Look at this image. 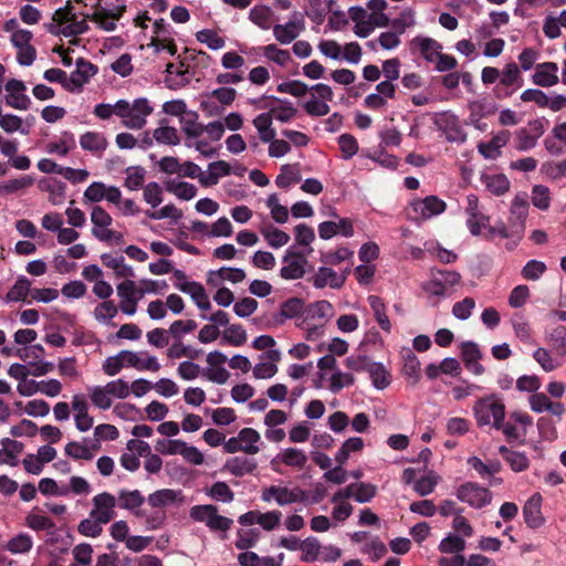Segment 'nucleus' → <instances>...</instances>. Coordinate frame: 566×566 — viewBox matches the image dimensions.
<instances>
[{
	"label": "nucleus",
	"mask_w": 566,
	"mask_h": 566,
	"mask_svg": "<svg viewBox=\"0 0 566 566\" xmlns=\"http://www.w3.org/2000/svg\"><path fill=\"white\" fill-rule=\"evenodd\" d=\"M457 496L460 501L475 509H481L492 501V493L486 488L472 482L460 485L457 490Z\"/></svg>",
	"instance_id": "nucleus-11"
},
{
	"label": "nucleus",
	"mask_w": 566,
	"mask_h": 566,
	"mask_svg": "<svg viewBox=\"0 0 566 566\" xmlns=\"http://www.w3.org/2000/svg\"><path fill=\"white\" fill-rule=\"evenodd\" d=\"M181 130L186 136V142L197 139L203 134V124L199 122V114L190 111L179 118Z\"/></svg>",
	"instance_id": "nucleus-35"
},
{
	"label": "nucleus",
	"mask_w": 566,
	"mask_h": 566,
	"mask_svg": "<svg viewBox=\"0 0 566 566\" xmlns=\"http://www.w3.org/2000/svg\"><path fill=\"white\" fill-rule=\"evenodd\" d=\"M279 103L275 106H272L268 114H271V118H275L281 123H287L295 117L297 114V109L293 106V104L289 101H282L275 98Z\"/></svg>",
	"instance_id": "nucleus-51"
},
{
	"label": "nucleus",
	"mask_w": 566,
	"mask_h": 566,
	"mask_svg": "<svg viewBox=\"0 0 566 566\" xmlns=\"http://www.w3.org/2000/svg\"><path fill=\"white\" fill-rule=\"evenodd\" d=\"M483 184L485 188L495 196H502L510 189V180L506 176L499 175H485L483 176Z\"/></svg>",
	"instance_id": "nucleus-52"
},
{
	"label": "nucleus",
	"mask_w": 566,
	"mask_h": 566,
	"mask_svg": "<svg viewBox=\"0 0 566 566\" xmlns=\"http://www.w3.org/2000/svg\"><path fill=\"white\" fill-rule=\"evenodd\" d=\"M558 66L554 62L537 64L533 74L534 84L542 87H549L558 83Z\"/></svg>",
	"instance_id": "nucleus-29"
},
{
	"label": "nucleus",
	"mask_w": 566,
	"mask_h": 566,
	"mask_svg": "<svg viewBox=\"0 0 566 566\" xmlns=\"http://www.w3.org/2000/svg\"><path fill=\"white\" fill-rule=\"evenodd\" d=\"M447 203L437 196H427L423 199H416L410 202L408 216L412 221L423 222L443 213Z\"/></svg>",
	"instance_id": "nucleus-8"
},
{
	"label": "nucleus",
	"mask_w": 566,
	"mask_h": 566,
	"mask_svg": "<svg viewBox=\"0 0 566 566\" xmlns=\"http://www.w3.org/2000/svg\"><path fill=\"white\" fill-rule=\"evenodd\" d=\"M97 73V67L84 60L77 59L76 70L67 75L66 91L81 92L82 87Z\"/></svg>",
	"instance_id": "nucleus-14"
},
{
	"label": "nucleus",
	"mask_w": 566,
	"mask_h": 566,
	"mask_svg": "<svg viewBox=\"0 0 566 566\" xmlns=\"http://www.w3.org/2000/svg\"><path fill=\"white\" fill-rule=\"evenodd\" d=\"M306 499V492L300 486L289 488L285 485L272 484L263 488L261 492V500L263 502H275L279 506L304 503Z\"/></svg>",
	"instance_id": "nucleus-7"
},
{
	"label": "nucleus",
	"mask_w": 566,
	"mask_h": 566,
	"mask_svg": "<svg viewBox=\"0 0 566 566\" xmlns=\"http://www.w3.org/2000/svg\"><path fill=\"white\" fill-rule=\"evenodd\" d=\"M544 339L556 357L566 359V327L556 325L547 328Z\"/></svg>",
	"instance_id": "nucleus-25"
},
{
	"label": "nucleus",
	"mask_w": 566,
	"mask_h": 566,
	"mask_svg": "<svg viewBox=\"0 0 566 566\" xmlns=\"http://www.w3.org/2000/svg\"><path fill=\"white\" fill-rule=\"evenodd\" d=\"M258 463L254 459L247 457H233L226 461L223 471L234 475L243 476L255 471Z\"/></svg>",
	"instance_id": "nucleus-33"
},
{
	"label": "nucleus",
	"mask_w": 566,
	"mask_h": 566,
	"mask_svg": "<svg viewBox=\"0 0 566 566\" xmlns=\"http://www.w3.org/2000/svg\"><path fill=\"white\" fill-rule=\"evenodd\" d=\"M355 380V376L352 373H345L340 369H336L329 378L328 389L336 394L345 387L353 386Z\"/></svg>",
	"instance_id": "nucleus-59"
},
{
	"label": "nucleus",
	"mask_w": 566,
	"mask_h": 566,
	"mask_svg": "<svg viewBox=\"0 0 566 566\" xmlns=\"http://www.w3.org/2000/svg\"><path fill=\"white\" fill-rule=\"evenodd\" d=\"M122 358H124L126 367H132L139 371L148 370L155 373L161 368L158 359L146 352L122 350Z\"/></svg>",
	"instance_id": "nucleus-21"
},
{
	"label": "nucleus",
	"mask_w": 566,
	"mask_h": 566,
	"mask_svg": "<svg viewBox=\"0 0 566 566\" xmlns=\"http://www.w3.org/2000/svg\"><path fill=\"white\" fill-rule=\"evenodd\" d=\"M101 260L106 268L114 271L116 277L130 279L135 276L134 269L125 262V258L120 254L103 253Z\"/></svg>",
	"instance_id": "nucleus-31"
},
{
	"label": "nucleus",
	"mask_w": 566,
	"mask_h": 566,
	"mask_svg": "<svg viewBox=\"0 0 566 566\" xmlns=\"http://www.w3.org/2000/svg\"><path fill=\"white\" fill-rule=\"evenodd\" d=\"M197 328L193 319L175 321L168 328V334L174 340H181L186 334L192 333Z\"/></svg>",
	"instance_id": "nucleus-62"
},
{
	"label": "nucleus",
	"mask_w": 566,
	"mask_h": 566,
	"mask_svg": "<svg viewBox=\"0 0 566 566\" xmlns=\"http://www.w3.org/2000/svg\"><path fill=\"white\" fill-rule=\"evenodd\" d=\"M528 405L532 411L541 413L548 411L557 418H562L565 413V406L559 401H552L547 394L535 392L530 396Z\"/></svg>",
	"instance_id": "nucleus-23"
},
{
	"label": "nucleus",
	"mask_w": 566,
	"mask_h": 566,
	"mask_svg": "<svg viewBox=\"0 0 566 566\" xmlns=\"http://www.w3.org/2000/svg\"><path fill=\"white\" fill-rule=\"evenodd\" d=\"M283 260L287 262V264L281 269V276L283 279L296 280L304 275L306 259L303 254L287 251Z\"/></svg>",
	"instance_id": "nucleus-27"
},
{
	"label": "nucleus",
	"mask_w": 566,
	"mask_h": 566,
	"mask_svg": "<svg viewBox=\"0 0 566 566\" xmlns=\"http://www.w3.org/2000/svg\"><path fill=\"white\" fill-rule=\"evenodd\" d=\"M261 233L268 244L274 249H279L290 241V235L281 229L274 227H265L261 229Z\"/></svg>",
	"instance_id": "nucleus-55"
},
{
	"label": "nucleus",
	"mask_w": 566,
	"mask_h": 566,
	"mask_svg": "<svg viewBox=\"0 0 566 566\" xmlns=\"http://www.w3.org/2000/svg\"><path fill=\"white\" fill-rule=\"evenodd\" d=\"M461 276L458 272L453 271H438L433 274L432 279L426 283L424 290L436 296H442L448 291L459 283Z\"/></svg>",
	"instance_id": "nucleus-15"
},
{
	"label": "nucleus",
	"mask_w": 566,
	"mask_h": 566,
	"mask_svg": "<svg viewBox=\"0 0 566 566\" xmlns=\"http://www.w3.org/2000/svg\"><path fill=\"white\" fill-rule=\"evenodd\" d=\"M2 449L0 450V464L15 465L18 457L21 453L20 444L10 439H3L1 441Z\"/></svg>",
	"instance_id": "nucleus-53"
},
{
	"label": "nucleus",
	"mask_w": 566,
	"mask_h": 566,
	"mask_svg": "<svg viewBox=\"0 0 566 566\" xmlns=\"http://www.w3.org/2000/svg\"><path fill=\"white\" fill-rule=\"evenodd\" d=\"M80 145L83 149L102 154L108 146L107 138L98 132H86L80 137Z\"/></svg>",
	"instance_id": "nucleus-40"
},
{
	"label": "nucleus",
	"mask_w": 566,
	"mask_h": 566,
	"mask_svg": "<svg viewBox=\"0 0 566 566\" xmlns=\"http://www.w3.org/2000/svg\"><path fill=\"white\" fill-rule=\"evenodd\" d=\"M416 46L421 56L429 63H433L442 51V45L431 38L417 36L411 42Z\"/></svg>",
	"instance_id": "nucleus-34"
},
{
	"label": "nucleus",
	"mask_w": 566,
	"mask_h": 566,
	"mask_svg": "<svg viewBox=\"0 0 566 566\" xmlns=\"http://www.w3.org/2000/svg\"><path fill=\"white\" fill-rule=\"evenodd\" d=\"M102 444L92 441L91 438H84L82 441H71L66 443L64 452L74 460L91 461L101 450Z\"/></svg>",
	"instance_id": "nucleus-19"
},
{
	"label": "nucleus",
	"mask_w": 566,
	"mask_h": 566,
	"mask_svg": "<svg viewBox=\"0 0 566 566\" xmlns=\"http://www.w3.org/2000/svg\"><path fill=\"white\" fill-rule=\"evenodd\" d=\"M500 82L495 88L499 98L510 97L517 88L523 85V78L518 66L514 63H507L500 72Z\"/></svg>",
	"instance_id": "nucleus-9"
},
{
	"label": "nucleus",
	"mask_w": 566,
	"mask_h": 566,
	"mask_svg": "<svg viewBox=\"0 0 566 566\" xmlns=\"http://www.w3.org/2000/svg\"><path fill=\"white\" fill-rule=\"evenodd\" d=\"M499 453L509 463L514 472H523L530 467L528 458L525 453L510 450L505 446L499 448Z\"/></svg>",
	"instance_id": "nucleus-43"
},
{
	"label": "nucleus",
	"mask_w": 566,
	"mask_h": 566,
	"mask_svg": "<svg viewBox=\"0 0 566 566\" xmlns=\"http://www.w3.org/2000/svg\"><path fill=\"white\" fill-rule=\"evenodd\" d=\"M76 3H83L87 6V0H74ZM96 10L106 12L108 15L115 19H120L126 11L125 0H94L91 3Z\"/></svg>",
	"instance_id": "nucleus-37"
},
{
	"label": "nucleus",
	"mask_w": 566,
	"mask_h": 566,
	"mask_svg": "<svg viewBox=\"0 0 566 566\" xmlns=\"http://www.w3.org/2000/svg\"><path fill=\"white\" fill-rule=\"evenodd\" d=\"M119 506L124 510L135 511L139 506H142L145 502V499L140 491L138 490H120L118 492Z\"/></svg>",
	"instance_id": "nucleus-54"
},
{
	"label": "nucleus",
	"mask_w": 566,
	"mask_h": 566,
	"mask_svg": "<svg viewBox=\"0 0 566 566\" xmlns=\"http://www.w3.org/2000/svg\"><path fill=\"white\" fill-rule=\"evenodd\" d=\"M202 354L200 348H195L191 345H186L181 340H174L167 349V356L171 359H179L182 357L197 359Z\"/></svg>",
	"instance_id": "nucleus-48"
},
{
	"label": "nucleus",
	"mask_w": 566,
	"mask_h": 566,
	"mask_svg": "<svg viewBox=\"0 0 566 566\" xmlns=\"http://www.w3.org/2000/svg\"><path fill=\"white\" fill-rule=\"evenodd\" d=\"M276 459L286 467H291L297 470H302L306 465L308 460L306 453L297 448L283 449L276 455Z\"/></svg>",
	"instance_id": "nucleus-38"
},
{
	"label": "nucleus",
	"mask_w": 566,
	"mask_h": 566,
	"mask_svg": "<svg viewBox=\"0 0 566 566\" xmlns=\"http://www.w3.org/2000/svg\"><path fill=\"white\" fill-rule=\"evenodd\" d=\"M460 353L465 368L471 374L481 376L485 373V368L480 363L483 355L476 343L463 342L460 346Z\"/></svg>",
	"instance_id": "nucleus-20"
},
{
	"label": "nucleus",
	"mask_w": 566,
	"mask_h": 566,
	"mask_svg": "<svg viewBox=\"0 0 566 566\" xmlns=\"http://www.w3.org/2000/svg\"><path fill=\"white\" fill-rule=\"evenodd\" d=\"M116 497L108 492H101L93 496L90 514L99 522L108 524L116 516Z\"/></svg>",
	"instance_id": "nucleus-12"
},
{
	"label": "nucleus",
	"mask_w": 566,
	"mask_h": 566,
	"mask_svg": "<svg viewBox=\"0 0 566 566\" xmlns=\"http://www.w3.org/2000/svg\"><path fill=\"white\" fill-rule=\"evenodd\" d=\"M367 301L373 311L374 318L380 328L389 334L391 332V323L386 313L385 302L377 295L368 296Z\"/></svg>",
	"instance_id": "nucleus-39"
},
{
	"label": "nucleus",
	"mask_w": 566,
	"mask_h": 566,
	"mask_svg": "<svg viewBox=\"0 0 566 566\" xmlns=\"http://www.w3.org/2000/svg\"><path fill=\"white\" fill-rule=\"evenodd\" d=\"M153 138L158 144L176 146L180 143L178 132L171 126H159L153 132Z\"/></svg>",
	"instance_id": "nucleus-60"
},
{
	"label": "nucleus",
	"mask_w": 566,
	"mask_h": 566,
	"mask_svg": "<svg viewBox=\"0 0 566 566\" xmlns=\"http://www.w3.org/2000/svg\"><path fill=\"white\" fill-rule=\"evenodd\" d=\"M245 279V272L237 268H221L217 271L209 273L208 283L218 285L220 281H229L231 283H239Z\"/></svg>",
	"instance_id": "nucleus-41"
},
{
	"label": "nucleus",
	"mask_w": 566,
	"mask_h": 566,
	"mask_svg": "<svg viewBox=\"0 0 566 566\" xmlns=\"http://www.w3.org/2000/svg\"><path fill=\"white\" fill-rule=\"evenodd\" d=\"M189 516L195 522L205 523L211 532H228L233 525V521L220 515L218 507L212 504L193 505Z\"/></svg>",
	"instance_id": "nucleus-6"
},
{
	"label": "nucleus",
	"mask_w": 566,
	"mask_h": 566,
	"mask_svg": "<svg viewBox=\"0 0 566 566\" xmlns=\"http://www.w3.org/2000/svg\"><path fill=\"white\" fill-rule=\"evenodd\" d=\"M364 448V441L359 437H353L347 439L335 455L336 462L344 464L350 453L360 451Z\"/></svg>",
	"instance_id": "nucleus-58"
},
{
	"label": "nucleus",
	"mask_w": 566,
	"mask_h": 566,
	"mask_svg": "<svg viewBox=\"0 0 566 566\" xmlns=\"http://www.w3.org/2000/svg\"><path fill=\"white\" fill-rule=\"evenodd\" d=\"M129 395V384L122 378L108 381L105 386L90 388L92 403L103 410L112 407L113 399H126Z\"/></svg>",
	"instance_id": "nucleus-2"
},
{
	"label": "nucleus",
	"mask_w": 566,
	"mask_h": 566,
	"mask_svg": "<svg viewBox=\"0 0 566 566\" xmlns=\"http://www.w3.org/2000/svg\"><path fill=\"white\" fill-rule=\"evenodd\" d=\"M35 339V332L33 329H19L14 334V340L22 347L17 349V355L22 358H31L34 354V347L28 346Z\"/></svg>",
	"instance_id": "nucleus-46"
},
{
	"label": "nucleus",
	"mask_w": 566,
	"mask_h": 566,
	"mask_svg": "<svg viewBox=\"0 0 566 566\" xmlns=\"http://www.w3.org/2000/svg\"><path fill=\"white\" fill-rule=\"evenodd\" d=\"M72 409L75 412L74 420L76 428L82 432L90 430L94 421L87 412V402L83 395L73 396Z\"/></svg>",
	"instance_id": "nucleus-30"
},
{
	"label": "nucleus",
	"mask_w": 566,
	"mask_h": 566,
	"mask_svg": "<svg viewBox=\"0 0 566 566\" xmlns=\"http://www.w3.org/2000/svg\"><path fill=\"white\" fill-rule=\"evenodd\" d=\"M93 224L92 235L101 242L120 245L124 243V235L119 231L111 229L112 216L101 206H94L90 216Z\"/></svg>",
	"instance_id": "nucleus-5"
},
{
	"label": "nucleus",
	"mask_w": 566,
	"mask_h": 566,
	"mask_svg": "<svg viewBox=\"0 0 566 566\" xmlns=\"http://www.w3.org/2000/svg\"><path fill=\"white\" fill-rule=\"evenodd\" d=\"M6 32L11 33V42L18 50L17 59L21 65H31L34 61L35 51L31 45L33 33L30 30L21 29L18 20L11 19L3 25Z\"/></svg>",
	"instance_id": "nucleus-3"
},
{
	"label": "nucleus",
	"mask_w": 566,
	"mask_h": 566,
	"mask_svg": "<svg viewBox=\"0 0 566 566\" xmlns=\"http://www.w3.org/2000/svg\"><path fill=\"white\" fill-rule=\"evenodd\" d=\"M473 415L479 427H499L500 420L505 418V405L496 395H489L474 403Z\"/></svg>",
	"instance_id": "nucleus-4"
},
{
	"label": "nucleus",
	"mask_w": 566,
	"mask_h": 566,
	"mask_svg": "<svg viewBox=\"0 0 566 566\" xmlns=\"http://www.w3.org/2000/svg\"><path fill=\"white\" fill-rule=\"evenodd\" d=\"M301 179L302 177L298 165L286 164L281 166L280 174L275 179V184L277 187L286 189L293 184L301 181Z\"/></svg>",
	"instance_id": "nucleus-47"
},
{
	"label": "nucleus",
	"mask_w": 566,
	"mask_h": 566,
	"mask_svg": "<svg viewBox=\"0 0 566 566\" xmlns=\"http://www.w3.org/2000/svg\"><path fill=\"white\" fill-rule=\"evenodd\" d=\"M374 387L378 390L387 388L391 382V375L381 363L374 361L368 370Z\"/></svg>",
	"instance_id": "nucleus-50"
},
{
	"label": "nucleus",
	"mask_w": 566,
	"mask_h": 566,
	"mask_svg": "<svg viewBox=\"0 0 566 566\" xmlns=\"http://www.w3.org/2000/svg\"><path fill=\"white\" fill-rule=\"evenodd\" d=\"M222 337L232 346H241L247 342V332L240 324H231L223 331Z\"/></svg>",
	"instance_id": "nucleus-64"
},
{
	"label": "nucleus",
	"mask_w": 566,
	"mask_h": 566,
	"mask_svg": "<svg viewBox=\"0 0 566 566\" xmlns=\"http://www.w3.org/2000/svg\"><path fill=\"white\" fill-rule=\"evenodd\" d=\"M465 213L467 226L473 235L481 234L482 228H488L490 218L480 211L479 199L473 193L467 197Z\"/></svg>",
	"instance_id": "nucleus-18"
},
{
	"label": "nucleus",
	"mask_w": 566,
	"mask_h": 566,
	"mask_svg": "<svg viewBox=\"0 0 566 566\" xmlns=\"http://www.w3.org/2000/svg\"><path fill=\"white\" fill-rule=\"evenodd\" d=\"M206 494L212 500L223 503H231L234 500V493L230 486L222 481L213 483Z\"/></svg>",
	"instance_id": "nucleus-57"
},
{
	"label": "nucleus",
	"mask_w": 566,
	"mask_h": 566,
	"mask_svg": "<svg viewBox=\"0 0 566 566\" xmlns=\"http://www.w3.org/2000/svg\"><path fill=\"white\" fill-rule=\"evenodd\" d=\"M87 15L77 20L75 14L71 11L57 10L54 14V20L61 25L60 32L65 36H74L83 34L88 30Z\"/></svg>",
	"instance_id": "nucleus-17"
},
{
	"label": "nucleus",
	"mask_w": 566,
	"mask_h": 566,
	"mask_svg": "<svg viewBox=\"0 0 566 566\" xmlns=\"http://www.w3.org/2000/svg\"><path fill=\"white\" fill-rule=\"evenodd\" d=\"M154 112V106L146 97H138L133 101L118 99L114 104L99 103L94 106L93 114L107 120L113 115L120 118V123L128 129L139 130L147 124V118Z\"/></svg>",
	"instance_id": "nucleus-1"
},
{
	"label": "nucleus",
	"mask_w": 566,
	"mask_h": 566,
	"mask_svg": "<svg viewBox=\"0 0 566 566\" xmlns=\"http://www.w3.org/2000/svg\"><path fill=\"white\" fill-rule=\"evenodd\" d=\"M542 496L538 493L533 494L523 506V516L526 525L531 528H538L544 524L542 514Z\"/></svg>",
	"instance_id": "nucleus-24"
},
{
	"label": "nucleus",
	"mask_w": 566,
	"mask_h": 566,
	"mask_svg": "<svg viewBox=\"0 0 566 566\" xmlns=\"http://www.w3.org/2000/svg\"><path fill=\"white\" fill-rule=\"evenodd\" d=\"M238 438L243 448V453L254 455L260 452V433L253 428H243L239 431Z\"/></svg>",
	"instance_id": "nucleus-42"
},
{
	"label": "nucleus",
	"mask_w": 566,
	"mask_h": 566,
	"mask_svg": "<svg viewBox=\"0 0 566 566\" xmlns=\"http://www.w3.org/2000/svg\"><path fill=\"white\" fill-rule=\"evenodd\" d=\"M553 354L551 348L538 347L533 353V358L539 364L544 371L549 373L557 369L560 365Z\"/></svg>",
	"instance_id": "nucleus-56"
},
{
	"label": "nucleus",
	"mask_w": 566,
	"mask_h": 566,
	"mask_svg": "<svg viewBox=\"0 0 566 566\" xmlns=\"http://www.w3.org/2000/svg\"><path fill=\"white\" fill-rule=\"evenodd\" d=\"M434 124L446 138L452 143H463L467 139V134L461 128L459 119L455 115L443 112L436 115Z\"/></svg>",
	"instance_id": "nucleus-13"
},
{
	"label": "nucleus",
	"mask_w": 566,
	"mask_h": 566,
	"mask_svg": "<svg viewBox=\"0 0 566 566\" xmlns=\"http://www.w3.org/2000/svg\"><path fill=\"white\" fill-rule=\"evenodd\" d=\"M8 374L18 380V391L22 396L30 397L35 394V371L25 365L12 364Z\"/></svg>",
	"instance_id": "nucleus-16"
},
{
	"label": "nucleus",
	"mask_w": 566,
	"mask_h": 566,
	"mask_svg": "<svg viewBox=\"0 0 566 566\" xmlns=\"http://www.w3.org/2000/svg\"><path fill=\"white\" fill-rule=\"evenodd\" d=\"M345 280V274H337L331 268L321 266L310 281L316 289H323L327 285L332 289H339L344 285Z\"/></svg>",
	"instance_id": "nucleus-26"
},
{
	"label": "nucleus",
	"mask_w": 566,
	"mask_h": 566,
	"mask_svg": "<svg viewBox=\"0 0 566 566\" xmlns=\"http://www.w3.org/2000/svg\"><path fill=\"white\" fill-rule=\"evenodd\" d=\"M38 188L49 192V200L53 205H60L64 200L65 185L52 178H43L38 181Z\"/></svg>",
	"instance_id": "nucleus-44"
},
{
	"label": "nucleus",
	"mask_w": 566,
	"mask_h": 566,
	"mask_svg": "<svg viewBox=\"0 0 566 566\" xmlns=\"http://www.w3.org/2000/svg\"><path fill=\"white\" fill-rule=\"evenodd\" d=\"M334 308L328 301H317L310 304L304 312L303 321L305 324H325L333 317Z\"/></svg>",
	"instance_id": "nucleus-22"
},
{
	"label": "nucleus",
	"mask_w": 566,
	"mask_h": 566,
	"mask_svg": "<svg viewBox=\"0 0 566 566\" xmlns=\"http://www.w3.org/2000/svg\"><path fill=\"white\" fill-rule=\"evenodd\" d=\"M531 200L534 207L539 210H547L551 206V191L544 185H535L532 188Z\"/></svg>",
	"instance_id": "nucleus-63"
},
{
	"label": "nucleus",
	"mask_w": 566,
	"mask_h": 566,
	"mask_svg": "<svg viewBox=\"0 0 566 566\" xmlns=\"http://www.w3.org/2000/svg\"><path fill=\"white\" fill-rule=\"evenodd\" d=\"M6 91L8 93L6 96L8 105L19 109L27 108L29 99L24 94L25 86L21 81H9L6 84Z\"/></svg>",
	"instance_id": "nucleus-32"
},
{
	"label": "nucleus",
	"mask_w": 566,
	"mask_h": 566,
	"mask_svg": "<svg viewBox=\"0 0 566 566\" xmlns=\"http://www.w3.org/2000/svg\"><path fill=\"white\" fill-rule=\"evenodd\" d=\"M305 304L302 298L292 297L281 304V315L284 318H295L300 315L304 316Z\"/></svg>",
	"instance_id": "nucleus-61"
},
{
	"label": "nucleus",
	"mask_w": 566,
	"mask_h": 566,
	"mask_svg": "<svg viewBox=\"0 0 566 566\" xmlns=\"http://www.w3.org/2000/svg\"><path fill=\"white\" fill-rule=\"evenodd\" d=\"M304 30L303 20H290L284 24H275L273 27V35L281 44H290Z\"/></svg>",
	"instance_id": "nucleus-28"
},
{
	"label": "nucleus",
	"mask_w": 566,
	"mask_h": 566,
	"mask_svg": "<svg viewBox=\"0 0 566 566\" xmlns=\"http://www.w3.org/2000/svg\"><path fill=\"white\" fill-rule=\"evenodd\" d=\"M184 497L181 491L171 489H163L151 493L148 496V504L151 507H165L174 503H182Z\"/></svg>",
	"instance_id": "nucleus-36"
},
{
	"label": "nucleus",
	"mask_w": 566,
	"mask_h": 566,
	"mask_svg": "<svg viewBox=\"0 0 566 566\" xmlns=\"http://www.w3.org/2000/svg\"><path fill=\"white\" fill-rule=\"evenodd\" d=\"M528 197L526 193H518L514 197L510 209V223L513 228V235L517 241L523 238L525 221L528 214Z\"/></svg>",
	"instance_id": "nucleus-10"
},
{
	"label": "nucleus",
	"mask_w": 566,
	"mask_h": 566,
	"mask_svg": "<svg viewBox=\"0 0 566 566\" xmlns=\"http://www.w3.org/2000/svg\"><path fill=\"white\" fill-rule=\"evenodd\" d=\"M165 188L168 192L175 195L181 200H191L197 195V188L195 185L186 181H178L176 179L167 180L165 182Z\"/></svg>",
	"instance_id": "nucleus-45"
},
{
	"label": "nucleus",
	"mask_w": 566,
	"mask_h": 566,
	"mask_svg": "<svg viewBox=\"0 0 566 566\" xmlns=\"http://www.w3.org/2000/svg\"><path fill=\"white\" fill-rule=\"evenodd\" d=\"M252 123L259 133L260 139L263 143H269L275 137L276 133H275V129L272 127L271 114H268V113L259 114L253 119Z\"/></svg>",
	"instance_id": "nucleus-49"
}]
</instances>
